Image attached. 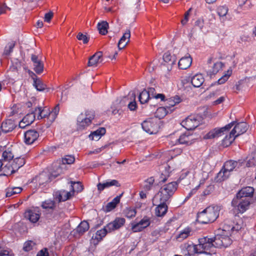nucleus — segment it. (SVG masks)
Returning a JSON list of instances; mask_svg holds the SVG:
<instances>
[{
  "instance_id": "79ce46f5",
  "label": "nucleus",
  "mask_w": 256,
  "mask_h": 256,
  "mask_svg": "<svg viewBox=\"0 0 256 256\" xmlns=\"http://www.w3.org/2000/svg\"><path fill=\"white\" fill-rule=\"evenodd\" d=\"M154 182V179L153 177L149 178L144 180V184L142 187L144 190L146 192L150 190L153 186Z\"/></svg>"
},
{
  "instance_id": "c9c22d12",
  "label": "nucleus",
  "mask_w": 256,
  "mask_h": 256,
  "mask_svg": "<svg viewBox=\"0 0 256 256\" xmlns=\"http://www.w3.org/2000/svg\"><path fill=\"white\" fill-rule=\"evenodd\" d=\"M228 7L224 6H220L218 8L217 13L220 18V20L224 22L226 20V16L228 14Z\"/></svg>"
},
{
  "instance_id": "c756f323",
  "label": "nucleus",
  "mask_w": 256,
  "mask_h": 256,
  "mask_svg": "<svg viewBox=\"0 0 256 256\" xmlns=\"http://www.w3.org/2000/svg\"><path fill=\"white\" fill-rule=\"evenodd\" d=\"M90 226L88 222L86 220L82 222L74 230L79 236L82 235L89 229Z\"/></svg>"
},
{
  "instance_id": "58836bf2",
  "label": "nucleus",
  "mask_w": 256,
  "mask_h": 256,
  "mask_svg": "<svg viewBox=\"0 0 256 256\" xmlns=\"http://www.w3.org/2000/svg\"><path fill=\"white\" fill-rule=\"evenodd\" d=\"M2 170L4 172V175L10 174L16 172L14 167L12 166V163L11 164L10 162L4 163Z\"/></svg>"
},
{
  "instance_id": "39448f33",
  "label": "nucleus",
  "mask_w": 256,
  "mask_h": 256,
  "mask_svg": "<svg viewBox=\"0 0 256 256\" xmlns=\"http://www.w3.org/2000/svg\"><path fill=\"white\" fill-rule=\"evenodd\" d=\"M238 164L236 161L228 160L226 161L221 170L218 174V178L220 180H224L227 179L230 175V172L236 168Z\"/></svg>"
},
{
  "instance_id": "de8ad7c7",
  "label": "nucleus",
  "mask_w": 256,
  "mask_h": 256,
  "mask_svg": "<svg viewBox=\"0 0 256 256\" xmlns=\"http://www.w3.org/2000/svg\"><path fill=\"white\" fill-rule=\"evenodd\" d=\"M34 86L38 91H42L47 88L46 85L40 79L34 80Z\"/></svg>"
},
{
  "instance_id": "6ab92c4d",
  "label": "nucleus",
  "mask_w": 256,
  "mask_h": 256,
  "mask_svg": "<svg viewBox=\"0 0 256 256\" xmlns=\"http://www.w3.org/2000/svg\"><path fill=\"white\" fill-rule=\"evenodd\" d=\"M183 250L186 256H192L195 254H200L198 244H194L192 242L190 244L185 243L183 246Z\"/></svg>"
},
{
  "instance_id": "9d476101",
  "label": "nucleus",
  "mask_w": 256,
  "mask_h": 256,
  "mask_svg": "<svg viewBox=\"0 0 256 256\" xmlns=\"http://www.w3.org/2000/svg\"><path fill=\"white\" fill-rule=\"evenodd\" d=\"M234 122H232L231 123L226 125L225 126L221 128H216L208 134H206L204 137V139H211L216 138H218L224 134V132L226 130H228L231 128L234 125Z\"/></svg>"
},
{
  "instance_id": "423d86ee",
  "label": "nucleus",
  "mask_w": 256,
  "mask_h": 256,
  "mask_svg": "<svg viewBox=\"0 0 256 256\" xmlns=\"http://www.w3.org/2000/svg\"><path fill=\"white\" fill-rule=\"evenodd\" d=\"M36 114H38V118L42 119V118L48 116L50 120L52 122H54L56 118L59 111H60V107L59 104H58L55 106V107L53 108L52 112H46V110L45 108L42 109L41 107H38L36 108L34 110Z\"/></svg>"
},
{
  "instance_id": "680f3d73",
  "label": "nucleus",
  "mask_w": 256,
  "mask_h": 256,
  "mask_svg": "<svg viewBox=\"0 0 256 256\" xmlns=\"http://www.w3.org/2000/svg\"><path fill=\"white\" fill-rule=\"evenodd\" d=\"M56 198L58 199V202H64L68 200V197L66 194V191H61L58 193V194L56 196Z\"/></svg>"
},
{
  "instance_id": "a878e982",
  "label": "nucleus",
  "mask_w": 256,
  "mask_h": 256,
  "mask_svg": "<svg viewBox=\"0 0 256 256\" xmlns=\"http://www.w3.org/2000/svg\"><path fill=\"white\" fill-rule=\"evenodd\" d=\"M192 58L190 54L188 56L181 58L178 64V67L182 70H186L192 64Z\"/></svg>"
},
{
  "instance_id": "a18cd8bd",
  "label": "nucleus",
  "mask_w": 256,
  "mask_h": 256,
  "mask_svg": "<svg viewBox=\"0 0 256 256\" xmlns=\"http://www.w3.org/2000/svg\"><path fill=\"white\" fill-rule=\"evenodd\" d=\"M236 138V137L234 136V134H231L230 132L229 135L226 136L222 140V146L224 147H227L230 146Z\"/></svg>"
},
{
  "instance_id": "a19ab883",
  "label": "nucleus",
  "mask_w": 256,
  "mask_h": 256,
  "mask_svg": "<svg viewBox=\"0 0 256 256\" xmlns=\"http://www.w3.org/2000/svg\"><path fill=\"white\" fill-rule=\"evenodd\" d=\"M168 110L165 107H160L157 108L155 112V118H158V120L164 118L168 112Z\"/></svg>"
},
{
  "instance_id": "e433bc0d",
  "label": "nucleus",
  "mask_w": 256,
  "mask_h": 256,
  "mask_svg": "<svg viewBox=\"0 0 256 256\" xmlns=\"http://www.w3.org/2000/svg\"><path fill=\"white\" fill-rule=\"evenodd\" d=\"M147 92H148L149 96L152 98L156 99L160 98L162 101L164 100L165 96L162 94H156V90L154 88H148Z\"/></svg>"
},
{
  "instance_id": "f3484780",
  "label": "nucleus",
  "mask_w": 256,
  "mask_h": 256,
  "mask_svg": "<svg viewBox=\"0 0 256 256\" xmlns=\"http://www.w3.org/2000/svg\"><path fill=\"white\" fill-rule=\"evenodd\" d=\"M31 60L33 63L34 70L37 74H40L44 71V64L43 62L38 58V56L32 54Z\"/></svg>"
},
{
  "instance_id": "bb28decb",
  "label": "nucleus",
  "mask_w": 256,
  "mask_h": 256,
  "mask_svg": "<svg viewBox=\"0 0 256 256\" xmlns=\"http://www.w3.org/2000/svg\"><path fill=\"white\" fill-rule=\"evenodd\" d=\"M108 232H109V230H108L106 226L104 228L98 230L95 235L92 238L94 240V243L97 244L106 236Z\"/></svg>"
},
{
  "instance_id": "b1692460",
  "label": "nucleus",
  "mask_w": 256,
  "mask_h": 256,
  "mask_svg": "<svg viewBox=\"0 0 256 256\" xmlns=\"http://www.w3.org/2000/svg\"><path fill=\"white\" fill-rule=\"evenodd\" d=\"M130 30H126L118 41V46L119 50H122L130 42Z\"/></svg>"
},
{
  "instance_id": "052dcab7",
  "label": "nucleus",
  "mask_w": 256,
  "mask_h": 256,
  "mask_svg": "<svg viewBox=\"0 0 256 256\" xmlns=\"http://www.w3.org/2000/svg\"><path fill=\"white\" fill-rule=\"evenodd\" d=\"M132 96L134 98V101L131 102L129 103V104H128V108L130 110H134L137 108V105H136V103L135 101L136 94L134 92H132Z\"/></svg>"
},
{
  "instance_id": "4468645a",
  "label": "nucleus",
  "mask_w": 256,
  "mask_h": 256,
  "mask_svg": "<svg viewBox=\"0 0 256 256\" xmlns=\"http://www.w3.org/2000/svg\"><path fill=\"white\" fill-rule=\"evenodd\" d=\"M39 137V133L35 130L26 131L24 134V142L26 144H33Z\"/></svg>"
},
{
  "instance_id": "09e8293b",
  "label": "nucleus",
  "mask_w": 256,
  "mask_h": 256,
  "mask_svg": "<svg viewBox=\"0 0 256 256\" xmlns=\"http://www.w3.org/2000/svg\"><path fill=\"white\" fill-rule=\"evenodd\" d=\"M41 206L44 209L53 210L56 207V202L54 200H48L42 202Z\"/></svg>"
},
{
  "instance_id": "f8f14e48",
  "label": "nucleus",
  "mask_w": 256,
  "mask_h": 256,
  "mask_svg": "<svg viewBox=\"0 0 256 256\" xmlns=\"http://www.w3.org/2000/svg\"><path fill=\"white\" fill-rule=\"evenodd\" d=\"M152 203L154 205L157 206L155 209V214L157 216H162L166 214L168 208L167 202L161 200V199L159 198L158 199V202L156 203L154 202V198L152 199Z\"/></svg>"
},
{
  "instance_id": "20e7f679",
  "label": "nucleus",
  "mask_w": 256,
  "mask_h": 256,
  "mask_svg": "<svg viewBox=\"0 0 256 256\" xmlns=\"http://www.w3.org/2000/svg\"><path fill=\"white\" fill-rule=\"evenodd\" d=\"M95 116L94 112L92 110H86L85 114L82 113L78 117V128L82 130L92 123Z\"/></svg>"
},
{
  "instance_id": "dca6fc26",
  "label": "nucleus",
  "mask_w": 256,
  "mask_h": 256,
  "mask_svg": "<svg viewBox=\"0 0 256 256\" xmlns=\"http://www.w3.org/2000/svg\"><path fill=\"white\" fill-rule=\"evenodd\" d=\"M126 222V220L122 218H116L114 221L106 224V228L109 232L118 230Z\"/></svg>"
},
{
  "instance_id": "aec40b11",
  "label": "nucleus",
  "mask_w": 256,
  "mask_h": 256,
  "mask_svg": "<svg viewBox=\"0 0 256 256\" xmlns=\"http://www.w3.org/2000/svg\"><path fill=\"white\" fill-rule=\"evenodd\" d=\"M55 174H58V173L52 174L50 176V174L46 172H42L36 177V180L40 186L43 185L50 182L51 180V178H56V176H54Z\"/></svg>"
},
{
  "instance_id": "72a5a7b5",
  "label": "nucleus",
  "mask_w": 256,
  "mask_h": 256,
  "mask_svg": "<svg viewBox=\"0 0 256 256\" xmlns=\"http://www.w3.org/2000/svg\"><path fill=\"white\" fill-rule=\"evenodd\" d=\"M192 232L190 228H185L176 236V239L178 242H182L190 236L192 234Z\"/></svg>"
},
{
  "instance_id": "49530a36",
  "label": "nucleus",
  "mask_w": 256,
  "mask_h": 256,
  "mask_svg": "<svg viewBox=\"0 0 256 256\" xmlns=\"http://www.w3.org/2000/svg\"><path fill=\"white\" fill-rule=\"evenodd\" d=\"M70 183L72 188V194H74V192H80L84 189L83 186L80 182H75L70 181Z\"/></svg>"
},
{
  "instance_id": "6e6d98bb",
  "label": "nucleus",
  "mask_w": 256,
  "mask_h": 256,
  "mask_svg": "<svg viewBox=\"0 0 256 256\" xmlns=\"http://www.w3.org/2000/svg\"><path fill=\"white\" fill-rule=\"evenodd\" d=\"M150 218L148 216H144L139 222L138 224L144 229L146 228L150 224Z\"/></svg>"
},
{
  "instance_id": "774afa93",
  "label": "nucleus",
  "mask_w": 256,
  "mask_h": 256,
  "mask_svg": "<svg viewBox=\"0 0 256 256\" xmlns=\"http://www.w3.org/2000/svg\"><path fill=\"white\" fill-rule=\"evenodd\" d=\"M0 256H12L10 252L8 250H4L0 248Z\"/></svg>"
},
{
  "instance_id": "7c9ffc66",
  "label": "nucleus",
  "mask_w": 256,
  "mask_h": 256,
  "mask_svg": "<svg viewBox=\"0 0 256 256\" xmlns=\"http://www.w3.org/2000/svg\"><path fill=\"white\" fill-rule=\"evenodd\" d=\"M222 230L226 235H231L232 232L234 231L232 223V220L226 219L224 221Z\"/></svg>"
},
{
  "instance_id": "1a4fd4ad",
  "label": "nucleus",
  "mask_w": 256,
  "mask_h": 256,
  "mask_svg": "<svg viewBox=\"0 0 256 256\" xmlns=\"http://www.w3.org/2000/svg\"><path fill=\"white\" fill-rule=\"evenodd\" d=\"M252 202V201L236 196L232 200V205L236 208L240 212L243 213L248 209Z\"/></svg>"
},
{
  "instance_id": "6e6552de",
  "label": "nucleus",
  "mask_w": 256,
  "mask_h": 256,
  "mask_svg": "<svg viewBox=\"0 0 256 256\" xmlns=\"http://www.w3.org/2000/svg\"><path fill=\"white\" fill-rule=\"evenodd\" d=\"M202 118L198 116H190L182 121L181 124L187 130H193L200 124Z\"/></svg>"
},
{
  "instance_id": "4c0bfd02",
  "label": "nucleus",
  "mask_w": 256,
  "mask_h": 256,
  "mask_svg": "<svg viewBox=\"0 0 256 256\" xmlns=\"http://www.w3.org/2000/svg\"><path fill=\"white\" fill-rule=\"evenodd\" d=\"M97 28L100 34L102 35H106L108 32V24L106 21H102L98 23Z\"/></svg>"
},
{
  "instance_id": "e2e57ef3",
  "label": "nucleus",
  "mask_w": 256,
  "mask_h": 256,
  "mask_svg": "<svg viewBox=\"0 0 256 256\" xmlns=\"http://www.w3.org/2000/svg\"><path fill=\"white\" fill-rule=\"evenodd\" d=\"M76 38L79 40L82 41L83 43L84 44H86L88 42L89 38L87 37V36L86 34H84L82 32H78Z\"/></svg>"
},
{
  "instance_id": "a211bd4d",
  "label": "nucleus",
  "mask_w": 256,
  "mask_h": 256,
  "mask_svg": "<svg viewBox=\"0 0 256 256\" xmlns=\"http://www.w3.org/2000/svg\"><path fill=\"white\" fill-rule=\"evenodd\" d=\"M248 128V125L245 122H240L238 123L231 131V134H234V136L238 137L240 135L246 132Z\"/></svg>"
},
{
  "instance_id": "c03bdc74",
  "label": "nucleus",
  "mask_w": 256,
  "mask_h": 256,
  "mask_svg": "<svg viewBox=\"0 0 256 256\" xmlns=\"http://www.w3.org/2000/svg\"><path fill=\"white\" fill-rule=\"evenodd\" d=\"M246 166L251 167L256 165V152H252L247 157Z\"/></svg>"
},
{
  "instance_id": "4be33fe9",
  "label": "nucleus",
  "mask_w": 256,
  "mask_h": 256,
  "mask_svg": "<svg viewBox=\"0 0 256 256\" xmlns=\"http://www.w3.org/2000/svg\"><path fill=\"white\" fill-rule=\"evenodd\" d=\"M112 186L120 187V184L119 183L118 180H107L104 183L99 182L97 184L98 190L100 192H101L104 188H108Z\"/></svg>"
},
{
  "instance_id": "5701e85b",
  "label": "nucleus",
  "mask_w": 256,
  "mask_h": 256,
  "mask_svg": "<svg viewBox=\"0 0 256 256\" xmlns=\"http://www.w3.org/2000/svg\"><path fill=\"white\" fill-rule=\"evenodd\" d=\"M102 52H98L90 56L88 64V66H96L98 64L102 62Z\"/></svg>"
},
{
  "instance_id": "f03ea898",
  "label": "nucleus",
  "mask_w": 256,
  "mask_h": 256,
  "mask_svg": "<svg viewBox=\"0 0 256 256\" xmlns=\"http://www.w3.org/2000/svg\"><path fill=\"white\" fill-rule=\"evenodd\" d=\"M178 188V183L176 182H169L164 184L160 188L158 193L154 196V202H158L160 198L161 200L168 202V200L173 196Z\"/></svg>"
},
{
  "instance_id": "bf43d9fd",
  "label": "nucleus",
  "mask_w": 256,
  "mask_h": 256,
  "mask_svg": "<svg viewBox=\"0 0 256 256\" xmlns=\"http://www.w3.org/2000/svg\"><path fill=\"white\" fill-rule=\"evenodd\" d=\"M131 224V229L134 232H140L144 230L143 228L138 224V222L132 223Z\"/></svg>"
},
{
  "instance_id": "4d7b16f0",
  "label": "nucleus",
  "mask_w": 256,
  "mask_h": 256,
  "mask_svg": "<svg viewBox=\"0 0 256 256\" xmlns=\"http://www.w3.org/2000/svg\"><path fill=\"white\" fill-rule=\"evenodd\" d=\"M3 161L4 162H10L14 158V155L10 150H5L2 153Z\"/></svg>"
},
{
  "instance_id": "338daca9",
  "label": "nucleus",
  "mask_w": 256,
  "mask_h": 256,
  "mask_svg": "<svg viewBox=\"0 0 256 256\" xmlns=\"http://www.w3.org/2000/svg\"><path fill=\"white\" fill-rule=\"evenodd\" d=\"M192 8H190L188 11H186L185 12L184 15V18L181 20V24L183 26L185 25L186 24V22H188V20L189 16L190 14V12L192 10Z\"/></svg>"
},
{
  "instance_id": "37998d69",
  "label": "nucleus",
  "mask_w": 256,
  "mask_h": 256,
  "mask_svg": "<svg viewBox=\"0 0 256 256\" xmlns=\"http://www.w3.org/2000/svg\"><path fill=\"white\" fill-rule=\"evenodd\" d=\"M150 98L148 92L145 89L138 96L139 100L142 104L146 103Z\"/></svg>"
},
{
  "instance_id": "7ed1b4c3",
  "label": "nucleus",
  "mask_w": 256,
  "mask_h": 256,
  "mask_svg": "<svg viewBox=\"0 0 256 256\" xmlns=\"http://www.w3.org/2000/svg\"><path fill=\"white\" fill-rule=\"evenodd\" d=\"M198 250L200 254H211L214 252L216 248L214 238H209L208 236L198 239Z\"/></svg>"
},
{
  "instance_id": "f704fd0d",
  "label": "nucleus",
  "mask_w": 256,
  "mask_h": 256,
  "mask_svg": "<svg viewBox=\"0 0 256 256\" xmlns=\"http://www.w3.org/2000/svg\"><path fill=\"white\" fill-rule=\"evenodd\" d=\"M234 231L238 232L244 226L242 220L238 216H234L232 220Z\"/></svg>"
},
{
  "instance_id": "0e129e2a",
  "label": "nucleus",
  "mask_w": 256,
  "mask_h": 256,
  "mask_svg": "<svg viewBox=\"0 0 256 256\" xmlns=\"http://www.w3.org/2000/svg\"><path fill=\"white\" fill-rule=\"evenodd\" d=\"M172 56L169 52H165L163 56V59L165 62H168L172 61V64H174L176 60H172Z\"/></svg>"
},
{
  "instance_id": "69168bd1",
  "label": "nucleus",
  "mask_w": 256,
  "mask_h": 256,
  "mask_svg": "<svg viewBox=\"0 0 256 256\" xmlns=\"http://www.w3.org/2000/svg\"><path fill=\"white\" fill-rule=\"evenodd\" d=\"M136 212L135 209L128 208L127 209L126 212V216L128 218H132L134 217L136 215Z\"/></svg>"
},
{
  "instance_id": "393cba45",
  "label": "nucleus",
  "mask_w": 256,
  "mask_h": 256,
  "mask_svg": "<svg viewBox=\"0 0 256 256\" xmlns=\"http://www.w3.org/2000/svg\"><path fill=\"white\" fill-rule=\"evenodd\" d=\"M16 126L14 121L11 119H8L3 122L1 125V129L4 133L12 132Z\"/></svg>"
},
{
  "instance_id": "c85d7f7f",
  "label": "nucleus",
  "mask_w": 256,
  "mask_h": 256,
  "mask_svg": "<svg viewBox=\"0 0 256 256\" xmlns=\"http://www.w3.org/2000/svg\"><path fill=\"white\" fill-rule=\"evenodd\" d=\"M40 216L39 214L36 212L32 210H28L24 213V217L33 223L38 222L40 218Z\"/></svg>"
},
{
  "instance_id": "2f4dec72",
  "label": "nucleus",
  "mask_w": 256,
  "mask_h": 256,
  "mask_svg": "<svg viewBox=\"0 0 256 256\" xmlns=\"http://www.w3.org/2000/svg\"><path fill=\"white\" fill-rule=\"evenodd\" d=\"M204 81V78L202 74H196L191 79V83L196 88L200 87Z\"/></svg>"
},
{
  "instance_id": "cd10ccee",
  "label": "nucleus",
  "mask_w": 256,
  "mask_h": 256,
  "mask_svg": "<svg viewBox=\"0 0 256 256\" xmlns=\"http://www.w3.org/2000/svg\"><path fill=\"white\" fill-rule=\"evenodd\" d=\"M106 132V130L104 128H100L97 130L92 132L89 135V138L92 140H98Z\"/></svg>"
},
{
  "instance_id": "412c9836",
  "label": "nucleus",
  "mask_w": 256,
  "mask_h": 256,
  "mask_svg": "<svg viewBox=\"0 0 256 256\" xmlns=\"http://www.w3.org/2000/svg\"><path fill=\"white\" fill-rule=\"evenodd\" d=\"M194 140L195 138L192 134H190V132H186L180 136L178 140L180 144L189 146L194 142Z\"/></svg>"
},
{
  "instance_id": "603ef678",
  "label": "nucleus",
  "mask_w": 256,
  "mask_h": 256,
  "mask_svg": "<svg viewBox=\"0 0 256 256\" xmlns=\"http://www.w3.org/2000/svg\"><path fill=\"white\" fill-rule=\"evenodd\" d=\"M16 42L12 41L8 44V45L5 47L3 54L6 56H9L12 52L13 48L14 47Z\"/></svg>"
},
{
  "instance_id": "3c124183",
  "label": "nucleus",
  "mask_w": 256,
  "mask_h": 256,
  "mask_svg": "<svg viewBox=\"0 0 256 256\" xmlns=\"http://www.w3.org/2000/svg\"><path fill=\"white\" fill-rule=\"evenodd\" d=\"M22 66V63L18 60H16L12 62V66L10 67V70L12 72L18 71L21 70Z\"/></svg>"
},
{
  "instance_id": "0eeeda50",
  "label": "nucleus",
  "mask_w": 256,
  "mask_h": 256,
  "mask_svg": "<svg viewBox=\"0 0 256 256\" xmlns=\"http://www.w3.org/2000/svg\"><path fill=\"white\" fill-rule=\"evenodd\" d=\"M160 120L156 118H152L144 121L142 124V129L150 134H156L159 129Z\"/></svg>"
},
{
  "instance_id": "2eb2a0df",
  "label": "nucleus",
  "mask_w": 256,
  "mask_h": 256,
  "mask_svg": "<svg viewBox=\"0 0 256 256\" xmlns=\"http://www.w3.org/2000/svg\"><path fill=\"white\" fill-rule=\"evenodd\" d=\"M75 160V158L74 156H66V157L64 158L62 160V163L59 164L58 166H55L57 168L56 172L58 173V174H55V176H57L60 175V174L63 172V169L66 168V164H72L74 162Z\"/></svg>"
},
{
  "instance_id": "ea45409f",
  "label": "nucleus",
  "mask_w": 256,
  "mask_h": 256,
  "mask_svg": "<svg viewBox=\"0 0 256 256\" xmlns=\"http://www.w3.org/2000/svg\"><path fill=\"white\" fill-rule=\"evenodd\" d=\"M12 162V166L14 167L15 171L18 170L20 167L23 166L25 164V160L22 158H17L13 160Z\"/></svg>"
},
{
  "instance_id": "8fccbe9b",
  "label": "nucleus",
  "mask_w": 256,
  "mask_h": 256,
  "mask_svg": "<svg viewBox=\"0 0 256 256\" xmlns=\"http://www.w3.org/2000/svg\"><path fill=\"white\" fill-rule=\"evenodd\" d=\"M36 113L35 111L26 114L23 118L26 124L30 125L34 120Z\"/></svg>"
},
{
  "instance_id": "864d4df0",
  "label": "nucleus",
  "mask_w": 256,
  "mask_h": 256,
  "mask_svg": "<svg viewBox=\"0 0 256 256\" xmlns=\"http://www.w3.org/2000/svg\"><path fill=\"white\" fill-rule=\"evenodd\" d=\"M223 66V64L221 62H218L214 64L212 70V72H210V76L212 74H217L220 70L222 68V67Z\"/></svg>"
},
{
  "instance_id": "5fc2aeb1",
  "label": "nucleus",
  "mask_w": 256,
  "mask_h": 256,
  "mask_svg": "<svg viewBox=\"0 0 256 256\" xmlns=\"http://www.w3.org/2000/svg\"><path fill=\"white\" fill-rule=\"evenodd\" d=\"M232 74V70H228L224 74L218 79V84H224Z\"/></svg>"
},
{
  "instance_id": "ddd939ff",
  "label": "nucleus",
  "mask_w": 256,
  "mask_h": 256,
  "mask_svg": "<svg viewBox=\"0 0 256 256\" xmlns=\"http://www.w3.org/2000/svg\"><path fill=\"white\" fill-rule=\"evenodd\" d=\"M254 190L252 187H244L238 192L236 196L252 202V198L254 195Z\"/></svg>"
},
{
  "instance_id": "9b49d317",
  "label": "nucleus",
  "mask_w": 256,
  "mask_h": 256,
  "mask_svg": "<svg viewBox=\"0 0 256 256\" xmlns=\"http://www.w3.org/2000/svg\"><path fill=\"white\" fill-rule=\"evenodd\" d=\"M218 234L214 238L215 246L216 248H226L232 243V240L230 238L228 235Z\"/></svg>"
},
{
  "instance_id": "473e14b6",
  "label": "nucleus",
  "mask_w": 256,
  "mask_h": 256,
  "mask_svg": "<svg viewBox=\"0 0 256 256\" xmlns=\"http://www.w3.org/2000/svg\"><path fill=\"white\" fill-rule=\"evenodd\" d=\"M180 102V98L178 96H176L170 98L166 100V106L165 108H166L168 111L172 112L174 110V109L171 110V108L174 107L176 104H178Z\"/></svg>"
},
{
  "instance_id": "f257e3e1",
  "label": "nucleus",
  "mask_w": 256,
  "mask_h": 256,
  "mask_svg": "<svg viewBox=\"0 0 256 256\" xmlns=\"http://www.w3.org/2000/svg\"><path fill=\"white\" fill-rule=\"evenodd\" d=\"M220 208L219 206H210L197 215L196 220L202 224H208L214 222L218 218Z\"/></svg>"
},
{
  "instance_id": "13d9d810",
  "label": "nucleus",
  "mask_w": 256,
  "mask_h": 256,
  "mask_svg": "<svg viewBox=\"0 0 256 256\" xmlns=\"http://www.w3.org/2000/svg\"><path fill=\"white\" fill-rule=\"evenodd\" d=\"M35 244V243L32 240L26 242L24 244L23 250L26 252H28L32 249Z\"/></svg>"
}]
</instances>
